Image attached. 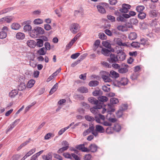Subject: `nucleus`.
Here are the masks:
<instances>
[{"label": "nucleus", "instance_id": "f257e3e1", "mask_svg": "<svg viewBox=\"0 0 160 160\" xmlns=\"http://www.w3.org/2000/svg\"><path fill=\"white\" fill-rule=\"evenodd\" d=\"M44 32V31L43 28L40 27H35L32 30L30 33V36L33 38H38L39 35L43 34Z\"/></svg>", "mask_w": 160, "mask_h": 160}, {"label": "nucleus", "instance_id": "f03ea898", "mask_svg": "<svg viewBox=\"0 0 160 160\" xmlns=\"http://www.w3.org/2000/svg\"><path fill=\"white\" fill-rule=\"evenodd\" d=\"M105 117L102 115L96 118V122L106 126H112V123L111 122L105 121Z\"/></svg>", "mask_w": 160, "mask_h": 160}, {"label": "nucleus", "instance_id": "7ed1b4c3", "mask_svg": "<svg viewBox=\"0 0 160 160\" xmlns=\"http://www.w3.org/2000/svg\"><path fill=\"white\" fill-rule=\"evenodd\" d=\"M102 107V106L100 103L99 105H97L90 108L91 112L95 115V118L96 121V118L100 116V115H102L100 113V112L99 109H101Z\"/></svg>", "mask_w": 160, "mask_h": 160}, {"label": "nucleus", "instance_id": "20e7f679", "mask_svg": "<svg viewBox=\"0 0 160 160\" xmlns=\"http://www.w3.org/2000/svg\"><path fill=\"white\" fill-rule=\"evenodd\" d=\"M114 111V109L112 108L110 110H108L107 111V114L106 116V118L108 121L114 123L115 122L117 119L114 118V114L112 113Z\"/></svg>", "mask_w": 160, "mask_h": 160}, {"label": "nucleus", "instance_id": "39448f33", "mask_svg": "<svg viewBox=\"0 0 160 160\" xmlns=\"http://www.w3.org/2000/svg\"><path fill=\"white\" fill-rule=\"evenodd\" d=\"M63 155L65 158H67L72 160L73 158L75 160H80L78 156L73 153H72L70 154L68 152H65L63 154Z\"/></svg>", "mask_w": 160, "mask_h": 160}, {"label": "nucleus", "instance_id": "423d86ee", "mask_svg": "<svg viewBox=\"0 0 160 160\" xmlns=\"http://www.w3.org/2000/svg\"><path fill=\"white\" fill-rule=\"evenodd\" d=\"M79 26L77 23H73L71 24L70 28L71 31L74 34L76 33L79 31Z\"/></svg>", "mask_w": 160, "mask_h": 160}, {"label": "nucleus", "instance_id": "0eeeda50", "mask_svg": "<svg viewBox=\"0 0 160 160\" xmlns=\"http://www.w3.org/2000/svg\"><path fill=\"white\" fill-rule=\"evenodd\" d=\"M117 57L118 58V61H123L126 58V54L122 50H119L118 51Z\"/></svg>", "mask_w": 160, "mask_h": 160}, {"label": "nucleus", "instance_id": "6e6552de", "mask_svg": "<svg viewBox=\"0 0 160 160\" xmlns=\"http://www.w3.org/2000/svg\"><path fill=\"white\" fill-rule=\"evenodd\" d=\"M108 61L111 63H117L118 62V58L117 55L112 53L110 55V57L108 59Z\"/></svg>", "mask_w": 160, "mask_h": 160}, {"label": "nucleus", "instance_id": "1a4fd4ad", "mask_svg": "<svg viewBox=\"0 0 160 160\" xmlns=\"http://www.w3.org/2000/svg\"><path fill=\"white\" fill-rule=\"evenodd\" d=\"M128 65L123 63L121 64L120 68L118 70V72L120 73H124L128 71L127 68Z\"/></svg>", "mask_w": 160, "mask_h": 160}, {"label": "nucleus", "instance_id": "9d476101", "mask_svg": "<svg viewBox=\"0 0 160 160\" xmlns=\"http://www.w3.org/2000/svg\"><path fill=\"white\" fill-rule=\"evenodd\" d=\"M131 7L130 5L127 4H123L122 5V8L119 9V11L122 13H127Z\"/></svg>", "mask_w": 160, "mask_h": 160}, {"label": "nucleus", "instance_id": "9b49d317", "mask_svg": "<svg viewBox=\"0 0 160 160\" xmlns=\"http://www.w3.org/2000/svg\"><path fill=\"white\" fill-rule=\"evenodd\" d=\"M128 28L127 25L126 24L122 25H118L117 27V29L119 31L123 32L127 31L128 30Z\"/></svg>", "mask_w": 160, "mask_h": 160}, {"label": "nucleus", "instance_id": "f8f14e48", "mask_svg": "<svg viewBox=\"0 0 160 160\" xmlns=\"http://www.w3.org/2000/svg\"><path fill=\"white\" fill-rule=\"evenodd\" d=\"M76 148L77 149L81 150L83 152H89V149L87 148H85L84 144L79 145L77 146Z\"/></svg>", "mask_w": 160, "mask_h": 160}, {"label": "nucleus", "instance_id": "ddd939ff", "mask_svg": "<svg viewBox=\"0 0 160 160\" xmlns=\"http://www.w3.org/2000/svg\"><path fill=\"white\" fill-rule=\"evenodd\" d=\"M95 130L96 132H97L100 133H103L105 132V130L102 126L99 125H97L95 126Z\"/></svg>", "mask_w": 160, "mask_h": 160}, {"label": "nucleus", "instance_id": "4468645a", "mask_svg": "<svg viewBox=\"0 0 160 160\" xmlns=\"http://www.w3.org/2000/svg\"><path fill=\"white\" fill-rule=\"evenodd\" d=\"M116 14L117 15H118L117 18V20L118 22H124L126 21V19L124 18L122 14H119L118 12H116Z\"/></svg>", "mask_w": 160, "mask_h": 160}, {"label": "nucleus", "instance_id": "2eb2a0df", "mask_svg": "<svg viewBox=\"0 0 160 160\" xmlns=\"http://www.w3.org/2000/svg\"><path fill=\"white\" fill-rule=\"evenodd\" d=\"M27 43L28 46L31 48H34L36 46V42L33 40H28Z\"/></svg>", "mask_w": 160, "mask_h": 160}, {"label": "nucleus", "instance_id": "dca6fc26", "mask_svg": "<svg viewBox=\"0 0 160 160\" xmlns=\"http://www.w3.org/2000/svg\"><path fill=\"white\" fill-rule=\"evenodd\" d=\"M95 127L93 126H90L89 128L88 129H89L90 132H92V133L93 135L95 137L97 136L98 135V133L97 132H96V130H94Z\"/></svg>", "mask_w": 160, "mask_h": 160}, {"label": "nucleus", "instance_id": "f3484780", "mask_svg": "<svg viewBox=\"0 0 160 160\" xmlns=\"http://www.w3.org/2000/svg\"><path fill=\"white\" fill-rule=\"evenodd\" d=\"M88 100L90 102L93 104H96V105L100 104H99V101L94 98L91 97L88 98Z\"/></svg>", "mask_w": 160, "mask_h": 160}, {"label": "nucleus", "instance_id": "a211bd4d", "mask_svg": "<svg viewBox=\"0 0 160 160\" xmlns=\"http://www.w3.org/2000/svg\"><path fill=\"white\" fill-rule=\"evenodd\" d=\"M18 93V90L14 89L12 90L9 93V96L11 98H14Z\"/></svg>", "mask_w": 160, "mask_h": 160}, {"label": "nucleus", "instance_id": "6ab92c4d", "mask_svg": "<svg viewBox=\"0 0 160 160\" xmlns=\"http://www.w3.org/2000/svg\"><path fill=\"white\" fill-rule=\"evenodd\" d=\"M102 53L107 56H110V55L112 54L109 50L105 48L102 49Z\"/></svg>", "mask_w": 160, "mask_h": 160}, {"label": "nucleus", "instance_id": "aec40b11", "mask_svg": "<svg viewBox=\"0 0 160 160\" xmlns=\"http://www.w3.org/2000/svg\"><path fill=\"white\" fill-rule=\"evenodd\" d=\"M89 152L90 151L92 152H95L96 151L97 149V146L95 144H91L89 147Z\"/></svg>", "mask_w": 160, "mask_h": 160}, {"label": "nucleus", "instance_id": "412c9836", "mask_svg": "<svg viewBox=\"0 0 160 160\" xmlns=\"http://www.w3.org/2000/svg\"><path fill=\"white\" fill-rule=\"evenodd\" d=\"M97 8L98 11L101 13H105L106 12L105 9L101 5H98L97 6Z\"/></svg>", "mask_w": 160, "mask_h": 160}, {"label": "nucleus", "instance_id": "4be33fe9", "mask_svg": "<svg viewBox=\"0 0 160 160\" xmlns=\"http://www.w3.org/2000/svg\"><path fill=\"white\" fill-rule=\"evenodd\" d=\"M110 75L112 77L114 78H117L119 76V74L118 73L113 70H111L110 71Z\"/></svg>", "mask_w": 160, "mask_h": 160}, {"label": "nucleus", "instance_id": "5701e85b", "mask_svg": "<svg viewBox=\"0 0 160 160\" xmlns=\"http://www.w3.org/2000/svg\"><path fill=\"white\" fill-rule=\"evenodd\" d=\"M47 50L45 48L43 47L40 49L37 52L40 55H43L46 54Z\"/></svg>", "mask_w": 160, "mask_h": 160}, {"label": "nucleus", "instance_id": "b1692460", "mask_svg": "<svg viewBox=\"0 0 160 160\" xmlns=\"http://www.w3.org/2000/svg\"><path fill=\"white\" fill-rule=\"evenodd\" d=\"M16 36L18 39L22 40L25 38V36L23 33L18 32L16 34Z\"/></svg>", "mask_w": 160, "mask_h": 160}, {"label": "nucleus", "instance_id": "393cba45", "mask_svg": "<svg viewBox=\"0 0 160 160\" xmlns=\"http://www.w3.org/2000/svg\"><path fill=\"white\" fill-rule=\"evenodd\" d=\"M98 99L99 101L101 102L99 103V104L101 103V105H102V102H107L108 100V98L106 97L102 96L99 97Z\"/></svg>", "mask_w": 160, "mask_h": 160}, {"label": "nucleus", "instance_id": "a878e982", "mask_svg": "<svg viewBox=\"0 0 160 160\" xmlns=\"http://www.w3.org/2000/svg\"><path fill=\"white\" fill-rule=\"evenodd\" d=\"M31 140L30 138H29L28 140H27L25 142H23L17 148V150L18 151H19L22 148L25 147L26 146L30 141Z\"/></svg>", "mask_w": 160, "mask_h": 160}, {"label": "nucleus", "instance_id": "bb28decb", "mask_svg": "<svg viewBox=\"0 0 160 160\" xmlns=\"http://www.w3.org/2000/svg\"><path fill=\"white\" fill-rule=\"evenodd\" d=\"M78 91L81 93H87L88 92V89L86 87H81L78 88Z\"/></svg>", "mask_w": 160, "mask_h": 160}, {"label": "nucleus", "instance_id": "cd10ccee", "mask_svg": "<svg viewBox=\"0 0 160 160\" xmlns=\"http://www.w3.org/2000/svg\"><path fill=\"white\" fill-rule=\"evenodd\" d=\"M137 37V34L135 32L130 33L128 35V38L131 40H133L136 39Z\"/></svg>", "mask_w": 160, "mask_h": 160}, {"label": "nucleus", "instance_id": "c85d7f7f", "mask_svg": "<svg viewBox=\"0 0 160 160\" xmlns=\"http://www.w3.org/2000/svg\"><path fill=\"white\" fill-rule=\"evenodd\" d=\"M141 42L140 45H142L143 46H147L148 44V42L147 38H142L141 39Z\"/></svg>", "mask_w": 160, "mask_h": 160}, {"label": "nucleus", "instance_id": "c756f323", "mask_svg": "<svg viewBox=\"0 0 160 160\" xmlns=\"http://www.w3.org/2000/svg\"><path fill=\"white\" fill-rule=\"evenodd\" d=\"M43 45V41L41 39H37V42L36 43V45L38 47H42Z\"/></svg>", "mask_w": 160, "mask_h": 160}, {"label": "nucleus", "instance_id": "7c9ffc66", "mask_svg": "<svg viewBox=\"0 0 160 160\" xmlns=\"http://www.w3.org/2000/svg\"><path fill=\"white\" fill-rule=\"evenodd\" d=\"M20 27V24L17 23H13L11 26V28L15 30H18Z\"/></svg>", "mask_w": 160, "mask_h": 160}, {"label": "nucleus", "instance_id": "2f4dec72", "mask_svg": "<svg viewBox=\"0 0 160 160\" xmlns=\"http://www.w3.org/2000/svg\"><path fill=\"white\" fill-rule=\"evenodd\" d=\"M26 88V85L24 83H21L18 86V89L19 91H22Z\"/></svg>", "mask_w": 160, "mask_h": 160}, {"label": "nucleus", "instance_id": "473e14b6", "mask_svg": "<svg viewBox=\"0 0 160 160\" xmlns=\"http://www.w3.org/2000/svg\"><path fill=\"white\" fill-rule=\"evenodd\" d=\"M102 78L105 82H109L112 80L107 75H103L102 76Z\"/></svg>", "mask_w": 160, "mask_h": 160}, {"label": "nucleus", "instance_id": "72a5a7b5", "mask_svg": "<svg viewBox=\"0 0 160 160\" xmlns=\"http://www.w3.org/2000/svg\"><path fill=\"white\" fill-rule=\"evenodd\" d=\"M35 82V81L33 79L29 80L27 84V87L29 88H31L33 86Z\"/></svg>", "mask_w": 160, "mask_h": 160}, {"label": "nucleus", "instance_id": "f704fd0d", "mask_svg": "<svg viewBox=\"0 0 160 160\" xmlns=\"http://www.w3.org/2000/svg\"><path fill=\"white\" fill-rule=\"evenodd\" d=\"M128 80L127 78H122L120 81V84L122 85H125L128 84Z\"/></svg>", "mask_w": 160, "mask_h": 160}, {"label": "nucleus", "instance_id": "c9c22d12", "mask_svg": "<svg viewBox=\"0 0 160 160\" xmlns=\"http://www.w3.org/2000/svg\"><path fill=\"white\" fill-rule=\"evenodd\" d=\"M98 83V82L97 81H92L89 82L88 85L90 87H95L97 86Z\"/></svg>", "mask_w": 160, "mask_h": 160}, {"label": "nucleus", "instance_id": "e433bc0d", "mask_svg": "<svg viewBox=\"0 0 160 160\" xmlns=\"http://www.w3.org/2000/svg\"><path fill=\"white\" fill-rule=\"evenodd\" d=\"M123 110L122 109L120 108L116 113V115L118 118L121 117L122 114Z\"/></svg>", "mask_w": 160, "mask_h": 160}, {"label": "nucleus", "instance_id": "4c0bfd02", "mask_svg": "<svg viewBox=\"0 0 160 160\" xmlns=\"http://www.w3.org/2000/svg\"><path fill=\"white\" fill-rule=\"evenodd\" d=\"M92 94L95 96H97L102 94V92L99 90H96L92 92Z\"/></svg>", "mask_w": 160, "mask_h": 160}, {"label": "nucleus", "instance_id": "58836bf2", "mask_svg": "<svg viewBox=\"0 0 160 160\" xmlns=\"http://www.w3.org/2000/svg\"><path fill=\"white\" fill-rule=\"evenodd\" d=\"M42 158L44 160H52V156L50 153H48L46 155L43 156Z\"/></svg>", "mask_w": 160, "mask_h": 160}, {"label": "nucleus", "instance_id": "ea45409f", "mask_svg": "<svg viewBox=\"0 0 160 160\" xmlns=\"http://www.w3.org/2000/svg\"><path fill=\"white\" fill-rule=\"evenodd\" d=\"M32 27L31 25L29 24H27L25 25L24 28L23 29L25 32H27L31 31L32 29Z\"/></svg>", "mask_w": 160, "mask_h": 160}, {"label": "nucleus", "instance_id": "a19ab883", "mask_svg": "<svg viewBox=\"0 0 160 160\" xmlns=\"http://www.w3.org/2000/svg\"><path fill=\"white\" fill-rule=\"evenodd\" d=\"M132 47L135 48H139L140 47V44L138 42H133L131 44Z\"/></svg>", "mask_w": 160, "mask_h": 160}, {"label": "nucleus", "instance_id": "79ce46f5", "mask_svg": "<svg viewBox=\"0 0 160 160\" xmlns=\"http://www.w3.org/2000/svg\"><path fill=\"white\" fill-rule=\"evenodd\" d=\"M121 126L118 124H116L114 125L113 129L116 132H119L121 129Z\"/></svg>", "mask_w": 160, "mask_h": 160}, {"label": "nucleus", "instance_id": "37998d69", "mask_svg": "<svg viewBox=\"0 0 160 160\" xmlns=\"http://www.w3.org/2000/svg\"><path fill=\"white\" fill-rule=\"evenodd\" d=\"M7 36V34L6 32L2 31L0 32V38H6Z\"/></svg>", "mask_w": 160, "mask_h": 160}, {"label": "nucleus", "instance_id": "c03bdc74", "mask_svg": "<svg viewBox=\"0 0 160 160\" xmlns=\"http://www.w3.org/2000/svg\"><path fill=\"white\" fill-rule=\"evenodd\" d=\"M138 17L139 18L141 19H143L145 18L146 16V14L143 12H139L138 15Z\"/></svg>", "mask_w": 160, "mask_h": 160}, {"label": "nucleus", "instance_id": "a18cd8bd", "mask_svg": "<svg viewBox=\"0 0 160 160\" xmlns=\"http://www.w3.org/2000/svg\"><path fill=\"white\" fill-rule=\"evenodd\" d=\"M43 22L42 19L40 18L35 19L33 21V23L35 24H42Z\"/></svg>", "mask_w": 160, "mask_h": 160}, {"label": "nucleus", "instance_id": "49530a36", "mask_svg": "<svg viewBox=\"0 0 160 160\" xmlns=\"http://www.w3.org/2000/svg\"><path fill=\"white\" fill-rule=\"evenodd\" d=\"M144 9V7L143 6H139L136 8V11L139 12H142V11Z\"/></svg>", "mask_w": 160, "mask_h": 160}, {"label": "nucleus", "instance_id": "de8ad7c7", "mask_svg": "<svg viewBox=\"0 0 160 160\" xmlns=\"http://www.w3.org/2000/svg\"><path fill=\"white\" fill-rule=\"evenodd\" d=\"M36 150V149L35 148H33L31 149L25 155L27 157H29L35 152Z\"/></svg>", "mask_w": 160, "mask_h": 160}, {"label": "nucleus", "instance_id": "09e8293b", "mask_svg": "<svg viewBox=\"0 0 160 160\" xmlns=\"http://www.w3.org/2000/svg\"><path fill=\"white\" fill-rule=\"evenodd\" d=\"M13 18L11 16H7L4 17L5 22H7L8 23L10 22L12 20Z\"/></svg>", "mask_w": 160, "mask_h": 160}, {"label": "nucleus", "instance_id": "8fccbe9b", "mask_svg": "<svg viewBox=\"0 0 160 160\" xmlns=\"http://www.w3.org/2000/svg\"><path fill=\"white\" fill-rule=\"evenodd\" d=\"M121 66V64L119 65L116 63H113L112 65V67L113 68L115 69H118V70L120 68Z\"/></svg>", "mask_w": 160, "mask_h": 160}, {"label": "nucleus", "instance_id": "3c124183", "mask_svg": "<svg viewBox=\"0 0 160 160\" xmlns=\"http://www.w3.org/2000/svg\"><path fill=\"white\" fill-rule=\"evenodd\" d=\"M102 45L108 48H109L111 47V44L108 42L106 41H103L102 42Z\"/></svg>", "mask_w": 160, "mask_h": 160}, {"label": "nucleus", "instance_id": "603ef678", "mask_svg": "<svg viewBox=\"0 0 160 160\" xmlns=\"http://www.w3.org/2000/svg\"><path fill=\"white\" fill-rule=\"evenodd\" d=\"M72 39L70 41V42L66 45V48L67 49H70L73 43L75 42Z\"/></svg>", "mask_w": 160, "mask_h": 160}, {"label": "nucleus", "instance_id": "864d4df0", "mask_svg": "<svg viewBox=\"0 0 160 160\" xmlns=\"http://www.w3.org/2000/svg\"><path fill=\"white\" fill-rule=\"evenodd\" d=\"M138 75V72H135L131 76V78L133 80H135L137 78Z\"/></svg>", "mask_w": 160, "mask_h": 160}, {"label": "nucleus", "instance_id": "5fc2aeb1", "mask_svg": "<svg viewBox=\"0 0 160 160\" xmlns=\"http://www.w3.org/2000/svg\"><path fill=\"white\" fill-rule=\"evenodd\" d=\"M111 102L113 104H117L118 102V100L116 98H112L110 99Z\"/></svg>", "mask_w": 160, "mask_h": 160}, {"label": "nucleus", "instance_id": "6e6d98bb", "mask_svg": "<svg viewBox=\"0 0 160 160\" xmlns=\"http://www.w3.org/2000/svg\"><path fill=\"white\" fill-rule=\"evenodd\" d=\"M85 118L87 121H93L94 120V118L89 115L85 116Z\"/></svg>", "mask_w": 160, "mask_h": 160}, {"label": "nucleus", "instance_id": "4d7b16f0", "mask_svg": "<svg viewBox=\"0 0 160 160\" xmlns=\"http://www.w3.org/2000/svg\"><path fill=\"white\" fill-rule=\"evenodd\" d=\"M102 88L103 90L106 92H108L110 91V88L109 87H107L105 85H103L102 86Z\"/></svg>", "mask_w": 160, "mask_h": 160}, {"label": "nucleus", "instance_id": "13d9d810", "mask_svg": "<svg viewBox=\"0 0 160 160\" xmlns=\"http://www.w3.org/2000/svg\"><path fill=\"white\" fill-rule=\"evenodd\" d=\"M21 156L19 154H16L13 156L10 160H18L20 158Z\"/></svg>", "mask_w": 160, "mask_h": 160}, {"label": "nucleus", "instance_id": "bf43d9fd", "mask_svg": "<svg viewBox=\"0 0 160 160\" xmlns=\"http://www.w3.org/2000/svg\"><path fill=\"white\" fill-rule=\"evenodd\" d=\"M68 149L67 147H63L59 149L58 151V152L59 153H61L64 151Z\"/></svg>", "mask_w": 160, "mask_h": 160}, {"label": "nucleus", "instance_id": "052dcab7", "mask_svg": "<svg viewBox=\"0 0 160 160\" xmlns=\"http://www.w3.org/2000/svg\"><path fill=\"white\" fill-rule=\"evenodd\" d=\"M80 55L79 53H77L72 54L71 56V58L73 59H75L77 58Z\"/></svg>", "mask_w": 160, "mask_h": 160}, {"label": "nucleus", "instance_id": "680f3d73", "mask_svg": "<svg viewBox=\"0 0 160 160\" xmlns=\"http://www.w3.org/2000/svg\"><path fill=\"white\" fill-rule=\"evenodd\" d=\"M44 46L45 47V48L46 50H49L51 48V46L49 43L47 42H45L44 44Z\"/></svg>", "mask_w": 160, "mask_h": 160}, {"label": "nucleus", "instance_id": "e2e57ef3", "mask_svg": "<svg viewBox=\"0 0 160 160\" xmlns=\"http://www.w3.org/2000/svg\"><path fill=\"white\" fill-rule=\"evenodd\" d=\"M108 18L111 20L112 22H114L115 21V19L114 17L111 15H108L107 16Z\"/></svg>", "mask_w": 160, "mask_h": 160}, {"label": "nucleus", "instance_id": "0e129e2a", "mask_svg": "<svg viewBox=\"0 0 160 160\" xmlns=\"http://www.w3.org/2000/svg\"><path fill=\"white\" fill-rule=\"evenodd\" d=\"M19 121L20 119H17L14 122L12 123L10 125H11V126H12L13 127H14L17 124H18Z\"/></svg>", "mask_w": 160, "mask_h": 160}, {"label": "nucleus", "instance_id": "69168bd1", "mask_svg": "<svg viewBox=\"0 0 160 160\" xmlns=\"http://www.w3.org/2000/svg\"><path fill=\"white\" fill-rule=\"evenodd\" d=\"M150 15L152 17H156L157 15V13L156 11L152 10L150 12Z\"/></svg>", "mask_w": 160, "mask_h": 160}, {"label": "nucleus", "instance_id": "338daca9", "mask_svg": "<svg viewBox=\"0 0 160 160\" xmlns=\"http://www.w3.org/2000/svg\"><path fill=\"white\" fill-rule=\"evenodd\" d=\"M81 61V60L79 59V58L75 62L71 64V67H75L77 64H78L79 62H80Z\"/></svg>", "mask_w": 160, "mask_h": 160}, {"label": "nucleus", "instance_id": "774afa93", "mask_svg": "<svg viewBox=\"0 0 160 160\" xmlns=\"http://www.w3.org/2000/svg\"><path fill=\"white\" fill-rule=\"evenodd\" d=\"M99 38L102 39H105L107 38L106 36L103 33H100L99 34Z\"/></svg>", "mask_w": 160, "mask_h": 160}]
</instances>
